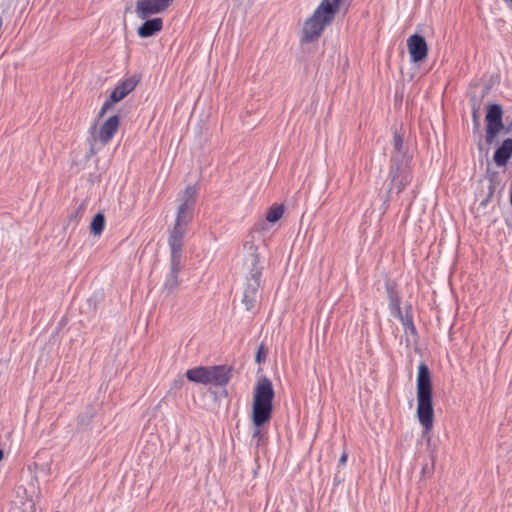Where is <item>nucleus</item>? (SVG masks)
Instances as JSON below:
<instances>
[{"instance_id":"f257e3e1","label":"nucleus","mask_w":512,"mask_h":512,"mask_svg":"<svg viewBox=\"0 0 512 512\" xmlns=\"http://www.w3.org/2000/svg\"><path fill=\"white\" fill-rule=\"evenodd\" d=\"M265 222H260L248 235L243 245L244 256L242 270L244 273L242 303L247 311L255 309L259 302L263 265L260 255L265 250Z\"/></svg>"},{"instance_id":"f03ea898","label":"nucleus","mask_w":512,"mask_h":512,"mask_svg":"<svg viewBox=\"0 0 512 512\" xmlns=\"http://www.w3.org/2000/svg\"><path fill=\"white\" fill-rule=\"evenodd\" d=\"M417 417L423 427V434L433 428L434 409L431 373L428 366L421 363L417 374Z\"/></svg>"},{"instance_id":"7ed1b4c3","label":"nucleus","mask_w":512,"mask_h":512,"mask_svg":"<svg viewBox=\"0 0 512 512\" xmlns=\"http://www.w3.org/2000/svg\"><path fill=\"white\" fill-rule=\"evenodd\" d=\"M344 0H322L313 14L307 18L302 28V43L318 40L323 31L335 19Z\"/></svg>"},{"instance_id":"20e7f679","label":"nucleus","mask_w":512,"mask_h":512,"mask_svg":"<svg viewBox=\"0 0 512 512\" xmlns=\"http://www.w3.org/2000/svg\"><path fill=\"white\" fill-rule=\"evenodd\" d=\"M186 377L191 382L208 386L214 401L220 403L224 395V365L191 368L186 371Z\"/></svg>"},{"instance_id":"39448f33","label":"nucleus","mask_w":512,"mask_h":512,"mask_svg":"<svg viewBox=\"0 0 512 512\" xmlns=\"http://www.w3.org/2000/svg\"><path fill=\"white\" fill-rule=\"evenodd\" d=\"M274 389L270 379L263 376L257 381L253 395L252 421L256 426L269 422L272 416Z\"/></svg>"},{"instance_id":"423d86ee","label":"nucleus","mask_w":512,"mask_h":512,"mask_svg":"<svg viewBox=\"0 0 512 512\" xmlns=\"http://www.w3.org/2000/svg\"><path fill=\"white\" fill-rule=\"evenodd\" d=\"M412 154L404 143L403 137L397 131L392 139V150L390 152V168L396 170H410Z\"/></svg>"},{"instance_id":"0eeeda50","label":"nucleus","mask_w":512,"mask_h":512,"mask_svg":"<svg viewBox=\"0 0 512 512\" xmlns=\"http://www.w3.org/2000/svg\"><path fill=\"white\" fill-rule=\"evenodd\" d=\"M485 122V141L487 144H492L498 134L504 129L503 110L501 105L496 103L488 105Z\"/></svg>"},{"instance_id":"6e6552de","label":"nucleus","mask_w":512,"mask_h":512,"mask_svg":"<svg viewBox=\"0 0 512 512\" xmlns=\"http://www.w3.org/2000/svg\"><path fill=\"white\" fill-rule=\"evenodd\" d=\"M412 180L411 170L389 169V185L387 190L388 201L392 194H400Z\"/></svg>"},{"instance_id":"1a4fd4ad","label":"nucleus","mask_w":512,"mask_h":512,"mask_svg":"<svg viewBox=\"0 0 512 512\" xmlns=\"http://www.w3.org/2000/svg\"><path fill=\"white\" fill-rule=\"evenodd\" d=\"M174 0H137L135 13L138 18L145 20L151 15L163 12Z\"/></svg>"},{"instance_id":"9d476101","label":"nucleus","mask_w":512,"mask_h":512,"mask_svg":"<svg viewBox=\"0 0 512 512\" xmlns=\"http://www.w3.org/2000/svg\"><path fill=\"white\" fill-rule=\"evenodd\" d=\"M407 48L410 60L413 63H419L426 59L428 54V45L423 36L413 34L407 39Z\"/></svg>"},{"instance_id":"9b49d317","label":"nucleus","mask_w":512,"mask_h":512,"mask_svg":"<svg viewBox=\"0 0 512 512\" xmlns=\"http://www.w3.org/2000/svg\"><path fill=\"white\" fill-rule=\"evenodd\" d=\"M197 197V188L195 185H188L181 195V204L178 208V215L183 218H193L194 205Z\"/></svg>"},{"instance_id":"f8f14e48","label":"nucleus","mask_w":512,"mask_h":512,"mask_svg":"<svg viewBox=\"0 0 512 512\" xmlns=\"http://www.w3.org/2000/svg\"><path fill=\"white\" fill-rule=\"evenodd\" d=\"M119 127V117L117 115L110 116L100 127L98 136H93L95 140H99L104 146L108 144L116 134Z\"/></svg>"},{"instance_id":"ddd939ff","label":"nucleus","mask_w":512,"mask_h":512,"mask_svg":"<svg viewBox=\"0 0 512 512\" xmlns=\"http://www.w3.org/2000/svg\"><path fill=\"white\" fill-rule=\"evenodd\" d=\"M138 84V79L133 76L119 82L111 93L113 101L119 102L124 99Z\"/></svg>"},{"instance_id":"4468645a","label":"nucleus","mask_w":512,"mask_h":512,"mask_svg":"<svg viewBox=\"0 0 512 512\" xmlns=\"http://www.w3.org/2000/svg\"><path fill=\"white\" fill-rule=\"evenodd\" d=\"M181 271V262H170V272L167 274L163 284V291L167 294L173 293L179 286V273Z\"/></svg>"},{"instance_id":"2eb2a0df","label":"nucleus","mask_w":512,"mask_h":512,"mask_svg":"<svg viewBox=\"0 0 512 512\" xmlns=\"http://www.w3.org/2000/svg\"><path fill=\"white\" fill-rule=\"evenodd\" d=\"M512 156V138L503 140L494 153L493 160L498 167L505 166Z\"/></svg>"},{"instance_id":"dca6fc26","label":"nucleus","mask_w":512,"mask_h":512,"mask_svg":"<svg viewBox=\"0 0 512 512\" xmlns=\"http://www.w3.org/2000/svg\"><path fill=\"white\" fill-rule=\"evenodd\" d=\"M163 28L162 18L146 19V21L138 28V35L141 38H148L160 32Z\"/></svg>"},{"instance_id":"f3484780","label":"nucleus","mask_w":512,"mask_h":512,"mask_svg":"<svg viewBox=\"0 0 512 512\" xmlns=\"http://www.w3.org/2000/svg\"><path fill=\"white\" fill-rule=\"evenodd\" d=\"M168 244L170 247V262H175L177 265V262H181L182 256V246H183V239L178 238L176 236H169Z\"/></svg>"},{"instance_id":"a211bd4d","label":"nucleus","mask_w":512,"mask_h":512,"mask_svg":"<svg viewBox=\"0 0 512 512\" xmlns=\"http://www.w3.org/2000/svg\"><path fill=\"white\" fill-rule=\"evenodd\" d=\"M191 220L192 219L190 218H183L181 215L177 214L175 225L169 236H176L183 239L186 233L187 225Z\"/></svg>"},{"instance_id":"6ab92c4d","label":"nucleus","mask_w":512,"mask_h":512,"mask_svg":"<svg viewBox=\"0 0 512 512\" xmlns=\"http://www.w3.org/2000/svg\"><path fill=\"white\" fill-rule=\"evenodd\" d=\"M388 296L391 314L394 315L396 318H401V314L403 313L400 307L401 302L399 296L390 288H388Z\"/></svg>"},{"instance_id":"aec40b11","label":"nucleus","mask_w":512,"mask_h":512,"mask_svg":"<svg viewBox=\"0 0 512 512\" xmlns=\"http://www.w3.org/2000/svg\"><path fill=\"white\" fill-rule=\"evenodd\" d=\"M105 228V217L102 213L96 214L90 224V232L95 235L99 236L102 234L103 230Z\"/></svg>"},{"instance_id":"412c9836","label":"nucleus","mask_w":512,"mask_h":512,"mask_svg":"<svg viewBox=\"0 0 512 512\" xmlns=\"http://www.w3.org/2000/svg\"><path fill=\"white\" fill-rule=\"evenodd\" d=\"M283 213L284 209L282 205H274L268 209L265 219L269 223H275L282 217Z\"/></svg>"},{"instance_id":"4be33fe9","label":"nucleus","mask_w":512,"mask_h":512,"mask_svg":"<svg viewBox=\"0 0 512 512\" xmlns=\"http://www.w3.org/2000/svg\"><path fill=\"white\" fill-rule=\"evenodd\" d=\"M402 325L404 326L405 333H410L412 335L416 334V328L413 323L412 314L410 311H406L405 314H401V318H398Z\"/></svg>"},{"instance_id":"5701e85b","label":"nucleus","mask_w":512,"mask_h":512,"mask_svg":"<svg viewBox=\"0 0 512 512\" xmlns=\"http://www.w3.org/2000/svg\"><path fill=\"white\" fill-rule=\"evenodd\" d=\"M495 192V184L492 179H489L486 184V195L485 197L480 201V207H486L491 198L493 197V194Z\"/></svg>"},{"instance_id":"b1692460","label":"nucleus","mask_w":512,"mask_h":512,"mask_svg":"<svg viewBox=\"0 0 512 512\" xmlns=\"http://www.w3.org/2000/svg\"><path fill=\"white\" fill-rule=\"evenodd\" d=\"M254 431L252 433V439L256 441V445L259 446L263 440L264 433L261 429V426L254 425Z\"/></svg>"},{"instance_id":"393cba45","label":"nucleus","mask_w":512,"mask_h":512,"mask_svg":"<svg viewBox=\"0 0 512 512\" xmlns=\"http://www.w3.org/2000/svg\"><path fill=\"white\" fill-rule=\"evenodd\" d=\"M114 103L117 102L113 101L111 97L110 99L106 100L99 111L98 118L103 117L105 113L113 107Z\"/></svg>"},{"instance_id":"a878e982","label":"nucleus","mask_w":512,"mask_h":512,"mask_svg":"<svg viewBox=\"0 0 512 512\" xmlns=\"http://www.w3.org/2000/svg\"><path fill=\"white\" fill-rule=\"evenodd\" d=\"M265 358H266V352L264 350V346L261 344L257 350L255 360L258 364H261L265 361Z\"/></svg>"},{"instance_id":"bb28decb","label":"nucleus","mask_w":512,"mask_h":512,"mask_svg":"<svg viewBox=\"0 0 512 512\" xmlns=\"http://www.w3.org/2000/svg\"><path fill=\"white\" fill-rule=\"evenodd\" d=\"M347 459H348V453L346 451H344L342 453V455L340 456V459H339V464L344 466L347 462Z\"/></svg>"},{"instance_id":"cd10ccee","label":"nucleus","mask_w":512,"mask_h":512,"mask_svg":"<svg viewBox=\"0 0 512 512\" xmlns=\"http://www.w3.org/2000/svg\"><path fill=\"white\" fill-rule=\"evenodd\" d=\"M473 120H474L475 126L478 127L479 126V120H478V115H477V110L476 109L473 110Z\"/></svg>"},{"instance_id":"c85d7f7f","label":"nucleus","mask_w":512,"mask_h":512,"mask_svg":"<svg viewBox=\"0 0 512 512\" xmlns=\"http://www.w3.org/2000/svg\"><path fill=\"white\" fill-rule=\"evenodd\" d=\"M506 132H512V120L509 126L506 128Z\"/></svg>"},{"instance_id":"c756f323","label":"nucleus","mask_w":512,"mask_h":512,"mask_svg":"<svg viewBox=\"0 0 512 512\" xmlns=\"http://www.w3.org/2000/svg\"><path fill=\"white\" fill-rule=\"evenodd\" d=\"M95 130H96V125H93V126L91 127V134H93V135H94Z\"/></svg>"},{"instance_id":"7c9ffc66","label":"nucleus","mask_w":512,"mask_h":512,"mask_svg":"<svg viewBox=\"0 0 512 512\" xmlns=\"http://www.w3.org/2000/svg\"><path fill=\"white\" fill-rule=\"evenodd\" d=\"M3 459V451L0 450V461Z\"/></svg>"},{"instance_id":"2f4dec72","label":"nucleus","mask_w":512,"mask_h":512,"mask_svg":"<svg viewBox=\"0 0 512 512\" xmlns=\"http://www.w3.org/2000/svg\"><path fill=\"white\" fill-rule=\"evenodd\" d=\"M225 381H226V383L228 382V376L227 375H226Z\"/></svg>"}]
</instances>
